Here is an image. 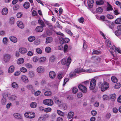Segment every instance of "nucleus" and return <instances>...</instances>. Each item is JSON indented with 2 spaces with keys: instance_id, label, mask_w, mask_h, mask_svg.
<instances>
[{
  "instance_id": "1",
  "label": "nucleus",
  "mask_w": 121,
  "mask_h": 121,
  "mask_svg": "<svg viewBox=\"0 0 121 121\" xmlns=\"http://www.w3.org/2000/svg\"><path fill=\"white\" fill-rule=\"evenodd\" d=\"M96 85V80L94 79H93L91 80L90 82V89L92 90V92H95L97 91V89H95V87Z\"/></svg>"
},
{
  "instance_id": "2",
  "label": "nucleus",
  "mask_w": 121,
  "mask_h": 121,
  "mask_svg": "<svg viewBox=\"0 0 121 121\" xmlns=\"http://www.w3.org/2000/svg\"><path fill=\"white\" fill-rule=\"evenodd\" d=\"M98 85L101 91L103 92L107 90L109 87V84L106 82H104L103 83H99Z\"/></svg>"
},
{
  "instance_id": "3",
  "label": "nucleus",
  "mask_w": 121,
  "mask_h": 121,
  "mask_svg": "<svg viewBox=\"0 0 121 121\" xmlns=\"http://www.w3.org/2000/svg\"><path fill=\"white\" fill-rule=\"evenodd\" d=\"M24 115L26 117L30 119L33 118L35 116V113L33 112H26Z\"/></svg>"
},
{
  "instance_id": "4",
  "label": "nucleus",
  "mask_w": 121,
  "mask_h": 121,
  "mask_svg": "<svg viewBox=\"0 0 121 121\" xmlns=\"http://www.w3.org/2000/svg\"><path fill=\"white\" fill-rule=\"evenodd\" d=\"M11 58V56L9 54H5L3 56V61L5 63H7L9 61Z\"/></svg>"
},
{
  "instance_id": "5",
  "label": "nucleus",
  "mask_w": 121,
  "mask_h": 121,
  "mask_svg": "<svg viewBox=\"0 0 121 121\" xmlns=\"http://www.w3.org/2000/svg\"><path fill=\"white\" fill-rule=\"evenodd\" d=\"M44 104L47 105L52 106L53 104V101L50 99H46L43 101Z\"/></svg>"
},
{
  "instance_id": "6",
  "label": "nucleus",
  "mask_w": 121,
  "mask_h": 121,
  "mask_svg": "<svg viewBox=\"0 0 121 121\" xmlns=\"http://www.w3.org/2000/svg\"><path fill=\"white\" fill-rule=\"evenodd\" d=\"M78 87L79 89L83 92L84 93L87 92V88L85 86L80 85L78 86Z\"/></svg>"
},
{
  "instance_id": "7",
  "label": "nucleus",
  "mask_w": 121,
  "mask_h": 121,
  "mask_svg": "<svg viewBox=\"0 0 121 121\" xmlns=\"http://www.w3.org/2000/svg\"><path fill=\"white\" fill-rule=\"evenodd\" d=\"M17 26L19 28L23 29L24 27V25L22 22L20 21H17Z\"/></svg>"
},
{
  "instance_id": "8",
  "label": "nucleus",
  "mask_w": 121,
  "mask_h": 121,
  "mask_svg": "<svg viewBox=\"0 0 121 121\" xmlns=\"http://www.w3.org/2000/svg\"><path fill=\"white\" fill-rule=\"evenodd\" d=\"M49 76L51 78L53 79L56 76L55 73L53 71H51L49 73Z\"/></svg>"
},
{
  "instance_id": "9",
  "label": "nucleus",
  "mask_w": 121,
  "mask_h": 121,
  "mask_svg": "<svg viewBox=\"0 0 121 121\" xmlns=\"http://www.w3.org/2000/svg\"><path fill=\"white\" fill-rule=\"evenodd\" d=\"M21 79L25 83H28L29 82V80L27 77L25 75L22 76Z\"/></svg>"
},
{
  "instance_id": "10",
  "label": "nucleus",
  "mask_w": 121,
  "mask_h": 121,
  "mask_svg": "<svg viewBox=\"0 0 121 121\" xmlns=\"http://www.w3.org/2000/svg\"><path fill=\"white\" fill-rule=\"evenodd\" d=\"M19 51L22 54H25L27 52V50L25 48H21L19 49Z\"/></svg>"
},
{
  "instance_id": "11",
  "label": "nucleus",
  "mask_w": 121,
  "mask_h": 121,
  "mask_svg": "<svg viewBox=\"0 0 121 121\" xmlns=\"http://www.w3.org/2000/svg\"><path fill=\"white\" fill-rule=\"evenodd\" d=\"M37 71L38 73H42L43 72L44 69L42 66H40L37 68Z\"/></svg>"
},
{
  "instance_id": "12",
  "label": "nucleus",
  "mask_w": 121,
  "mask_h": 121,
  "mask_svg": "<svg viewBox=\"0 0 121 121\" xmlns=\"http://www.w3.org/2000/svg\"><path fill=\"white\" fill-rule=\"evenodd\" d=\"M15 67L14 66L12 65L9 67L8 72L9 73H11L13 72L14 71Z\"/></svg>"
},
{
  "instance_id": "13",
  "label": "nucleus",
  "mask_w": 121,
  "mask_h": 121,
  "mask_svg": "<svg viewBox=\"0 0 121 121\" xmlns=\"http://www.w3.org/2000/svg\"><path fill=\"white\" fill-rule=\"evenodd\" d=\"M43 26H39L37 27L36 29L35 30L36 31L38 32H42L43 30Z\"/></svg>"
},
{
  "instance_id": "14",
  "label": "nucleus",
  "mask_w": 121,
  "mask_h": 121,
  "mask_svg": "<svg viewBox=\"0 0 121 121\" xmlns=\"http://www.w3.org/2000/svg\"><path fill=\"white\" fill-rule=\"evenodd\" d=\"M94 0H88L87 3L89 7L91 8L93 6Z\"/></svg>"
},
{
  "instance_id": "15",
  "label": "nucleus",
  "mask_w": 121,
  "mask_h": 121,
  "mask_svg": "<svg viewBox=\"0 0 121 121\" xmlns=\"http://www.w3.org/2000/svg\"><path fill=\"white\" fill-rule=\"evenodd\" d=\"M9 39L12 42L14 43H16L17 42V39L14 36L10 37Z\"/></svg>"
},
{
  "instance_id": "16",
  "label": "nucleus",
  "mask_w": 121,
  "mask_h": 121,
  "mask_svg": "<svg viewBox=\"0 0 121 121\" xmlns=\"http://www.w3.org/2000/svg\"><path fill=\"white\" fill-rule=\"evenodd\" d=\"M8 12V10L6 8H5L3 9L2 11V14L5 15H6Z\"/></svg>"
},
{
  "instance_id": "17",
  "label": "nucleus",
  "mask_w": 121,
  "mask_h": 121,
  "mask_svg": "<svg viewBox=\"0 0 121 121\" xmlns=\"http://www.w3.org/2000/svg\"><path fill=\"white\" fill-rule=\"evenodd\" d=\"M30 4L29 2H25L23 4V7L25 9H27L30 7Z\"/></svg>"
},
{
  "instance_id": "18",
  "label": "nucleus",
  "mask_w": 121,
  "mask_h": 121,
  "mask_svg": "<svg viewBox=\"0 0 121 121\" xmlns=\"http://www.w3.org/2000/svg\"><path fill=\"white\" fill-rule=\"evenodd\" d=\"M53 41L52 38L51 37H49L47 38L46 40V43H50Z\"/></svg>"
},
{
  "instance_id": "19",
  "label": "nucleus",
  "mask_w": 121,
  "mask_h": 121,
  "mask_svg": "<svg viewBox=\"0 0 121 121\" xmlns=\"http://www.w3.org/2000/svg\"><path fill=\"white\" fill-rule=\"evenodd\" d=\"M75 73H79L82 72H84V70L81 68H78L76 69L75 71Z\"/></svg>"
},
{
  "instance_id": "20",
  "label": "nucleus",
  "mask_w": 121,
  "mask_h": 121,
  "mask_svg": "<svg viewBox=\"0 0 121 121\" xmlns=\"http://www.w3.org/2000/svg\"><path fill=\"white\" fill-rule=\"evenodd\" d=\"M24 62V59L23 58L19 59L17 61V63L18 64H21L23 63Z\"/></svg>"
},
{
  "instance_id": "21",
  "label": "nucleus",
  "mask_w": 121,
  "mask_h": 121,
  "mask_svg": "<svg viewBox=\"0 0 121 121\" xmlns=\"http://www.w3.org/2000/svg\"><path fill=\"white\" fill-rule=\"evenodd\" d=\"M7 100L6 98L3 97L1 100V103L3 105H5L6 103Z\"/></svg>"
},
{
  "instance_id": "22",
  "label": "nucleus",
  "mask_w": 121,
  "mask_h": 121,
  "mask_svg": "<svg viewBox=\"0 0 121 121\" xmlns=\"http://www.w3.org/2000/svg\"><path fill=\"white\" fill-rule=\"evenodd\" d=\"M14 116L16 118L19 119L21 118V116L20 114L18 113H15L13 114Z\"/></svg>"
},
{
  "instance_id": "23",
  "label": "nucleus",
  "mask_w": 121,
  "mask_h": 121,
  "mask_svg": "<svg viewBox=\"0 0 121 121\" xmlns=\"http://www.w3.org/2000/svg\"><path fill=\"white\" fill-rule=\"evenodd\" d=\"M74 115V113L73 112H69L68 114V118H71Z\"/></svg>"
},
{
  "instance_id": "24",
  "label": "nucleus",
  "mask_w": 121,
  "mask_h": 121,
  "mask_svg": "<svg viewBox=\"0 0 121 121\" xmlns=\"http://www.w3.org/2000/svg\"><path fill=\"white\" fill-rule=\"evenodd\" d=\"M37 105V103L35 102L31 103L30 104V107L33 108H34L36 107Z\"/></svg>"
},
{
  "instance_id": "25",
  "label": "nucleus",
  "mask_w": 121,
  "mask_h": 121,
  "mask_svg": "<svg viewBox=\"0 0 121 121\" xmlns=\"http://www.w3.org/2000/svg\"><path fill=\"white\" fill-rule=\"evenodd\" d=\"M12 86L14 88L17 89L18 87V86L16 82H13L12 83Z\"/></svg>"
},
{
  "instance_id": "26",
  "label": "nucleus",
  "mask_w": 121,
  "mask_h": 121,
  "mask_svg": "<svg viewBox=\"0 0 121 121\" xmlns=\"http://www.w3.org/2000/svg\"><path fill=\"white\" fill-rule=\"evenodd\" d=\"M35 39V37L33 36H31L29 37L28 39L29 41L30 42H33Z\"/></svg>"
},
{
  "instance_id": "27",
  "label": "nucleus",
  "mask_w": 121,
  "mask_h": 121,
  "mask_svg": "<svg viewBox=\"0 0 121 121\" xmlns=\"http://www.w3.org/2000/svg\"><path fill=\"white\" fill-rule=\"evenodd\" d=\"M104 1L103 0H99L96 1V4L97 5H101L103 4Z\"/></svg>"
},
{
  "instance_id": "28",
  "label": "nucleus",
  "mask_w": 121,
  "mask_h": 121,
  "mask_svg": "<svg viewBox=\"0 0 121 121\" xmlns=\"http://www.w3.org/2000/svg\"><path fill=\"white\" fill-rule=\"evenodd\" d=\"M8 39L6 37L4 38L3 39L2 42L4 44H7L8 42Z\"/></svg>"
},
{
  "instance_id": "29",
  "label": "nucleus",
  "mask_w": 121,
  "mask_h": 121,
  "mask_svg": "<svg viewBox=\"0 0 121 121\" xmlns=\"http://www.w3.org/2000/svg\"><path fill=\"white\" fill-rule=\"evenodd\" d=\"M115 23L117 24H121V17L117 18L115 21Z\"/></svg>"
},
{
  "instance_id": "30",
  "label": "nucleus",
  "mask_w": 121,
  "mask_h": 121,
  "mask_svg": "<svg viewBox=\"0 0 121 121\" xmlns=\"http://www.w3.org/2000/svg\"><path fill=\"white\" fill-rule=\"evenodd\" d=\"M54 100L55 102L59 105H60L61 103V102L59 101L58 99L56 97H54Z\"/></svg>"
},
{
  "instance_id": "31",
  "label": "nucleus",
  "mask_w": 121,
  "mask_h": 121,
  "mask_svg": "<svg viewBox=\"0 0 121 121\" xmlns=\"http://www.w3.org/2000/svg\"><path fill=\"white\" fill-rule=\"evenodd\" d=\"M29 74L30 78L33 77L35 76V73L34 72L32 71H30L29 73Z\"/></svg>"
},
{
  "instance_id": "32",
  "label": "nucleus",
  "mask_w": 121,
  "mask_h": 121,
  "mask_svg": "<svg viewBox=\"0 0 121 121\" xmlns=\"http://www.w3.org/2000/svg\"><path fill=\"white\" fill-rule=\"evenodd\" d=\"M103 9L100 7H99L96 9V11L97 13H99L103 12Z\"/></svg>"
},
{
  "instance_id": "33",
  "label": "nucleus",
  "mask_w": 121,
  "mask_h": 121,
  "mask_svg": "<svg viewBox=\"0 0 121 121\" xmlns=\"http://www.w3.org/2000/svg\"><path fill=\"white\" fill-rule=\"evenodd\" d=\"M52 94L51 91H45L44 93V95L46 96H50Z\"/></svg>"
},
{
  "instance_id": "34",
  "label": "nucleus",
  "mask_w": 121,
  "mask_h": 121,
  "mask_svg": "<svg viewBox=\"0 0 121 121\" xmlns=\"http://www.w3.org/2000/svg\"><path fill=\"white\" fill-rule=\"evenodd\" d=\"M108 6L107 8V10L109 11L113 10V9L111 5L108 3Z\"/></svg>"
},
{
  "instance_id": "35",
  "label": "nucleus",
  "mask_w": 121,
  "mask_h": 121,
  "mask_svg": "<svg viewBox=\"0 0 121 121\" xmlns=\"http://www.w3.org/2000/svg\"><path fill=\"white\" fill-rule=\"evenodd\" d=\"M112 81L114 83L117 82V78L115 77L112 76L111 78Z\"/></svg>"
},
{
  "instance_id": "36",
  "label": "nucleus",
  "mask_w": 121,
  "mask_h": 121,
  "mask_svg": "<svg viewBox=\"0 0 121 121\" xmlns=\"http://www.w3.org/2000/svg\"><path fill=\"white\" fill-rule=\"evenodd\" d=\"M106 44L107 46L109 47H111V43L109 40H107L106 41Z\"/></svg>"
},
{
  "instance_id": "37",
  "label": "nucleus",
  "mask_w": 121,
  "mask_h": 121,
  "mask_svg": "<svg viewBox=\"0 0 121 121\" xmlns=\"http://www.w3.org/2000/svg\"><path fill=\"white\" fill-rule=\"evenodd\" d=\"M46 60V58L44 57H41L39 59V61L40 62H44Z\"/></svg>"
},
{
  "instance_id": "38",
  "label": "nucleus",
  "mask_w": 121,
  "mask_h": 121,
  "mask_svg": "<svg viewBox=\"0 0 121 121\" xmlns=\"http://www.w3.org/2000/svg\"><path fill=\"white\" fill-rule=\"evenodd\" d=\"M20 70L22 72L24 73L26 72L27 71L26 69L24 67L21 68L20 69Z\"/></svg>"
},
{
  "instance_id": "39",
  "label": "nucleus",
  "mask_w": 121,
  "mask_h": 121,
  "mask_svg": "<svg viewBox=\"0 0 121 121\" xmlns=\"http://www.w3.org/2000/svg\"><path fill=\"white\" fill-rule=\"evenodd\" d=\"M16 96L15 95H12L10 97H9V99L13 101L15 100L16 98Z\"/></svg>"
},
{
  "instance_id": "40",
  "label": "nucleus",
  "mask_w": 121,
  "mask_h": 121,
  "mask_svg": "<svg viewBox=\"0 0 121 121\" xmlns=\"http://www.w3.org/2000/svg\"><path fill=\"white\" fill-rule=\"evenodd\" d=\"M40 43V40L39 39H37L34 42V44L35 45H39Z\"/></svg>"
},
{
  "instance_id": "41",
  "label": "nucleus",
  "mask_w": 121,
  "mask_h": 121,
  "mask_svg": "<svg viewBox=\"0 0 121 121\" xmlns=\"http://www.w3.org/2000/svg\"><path fill=\"white\" fill-rule=\"evenodd\" d=\"M71 62V59L70 57H68L66 63V65L69 66V65Z\"/></svg>"
},
{
  "instance_id": "42",
  "label": "nucleus",
  "mask_w": 121,
  "mask_h": 121,
  "mask_svg": "<svg viewBox=\"0 0 121 121\" xmlns=\"http://www.w3.org/2000/svg\"><path fill=\"white\" fill-rule=\"evenodd\" d=\"M101 51H97L96 50H93V54H98L101 53Z\"/></svg>"
},
{
  "instance_id": "43",
  "label": "nucleus",
  "mask_w": 121,
  "mask_h": 121,
  "mask_svg": "<svg viewBox=\"0 0 121 121\" xmlns=\"http://www.w3.org/2000/svg\"><path fill=\"white\" fill-rule=\"evenodd\" d=\"M55 59V58L54 56H51L50 58L49 59L50 62H53Z\"/></svg>"
},
{
  "instance_id": "44",
  "label": "nucleus",
  "mask_w": 121,
  "mask_h": 121,
  "mask_svg": "<svg viewBox=\"0 0 121 121\" xmlns=\"http://www.w3.org/2000/svg\"><path fill=\"white\" fill-rule=\"evenodd\" d=\"M121 87V85L119 83H118L116 84L114 86V88L115 89H117L120 88Z\"/></svg>"
},
{
  "instance_id": "45",
  "label": "nucleus",
  "mask_w": 121,
  "mask_h": 121,
  "mask_svg": "<svg viewBox=\"0 0 121 121\" xmlns=\"http://www.w3.org/2000/svg\"><path fill=\"white\" fill-rule=\"evenodd\" d=\"M19 5L16 4L15 5L14 7L13 8V9L14 10H16L19 9Z\"/></svg>"
},
{
  "instance_id": "46",
  "label": "nucleus",
  "mask_w": 121,
  "mask_h": 121,
  "mask_svg": "<svg viewBox=\"0 0 121 121\" xmlns=\"http://www.w3.org/2000/svg\"><path fill=\"white\" fill-rule=\"evenodd\" d=\"M84 19L83 17H81L78 19V21L81 23H82L84 22Z\"/></svg>"
},
{
  "instance_id": "47",
  "label": "nucleus",
  "mask_w": 121,
  "mask_h": 121,
  "mask_svg": "<svg viewBox=\"0 0 121 121\" xmlns=\"http://www.w3.org/2000/svg\"><path fill=\"white\" fill-rule=\"evenodd\" d=\"M38 23L43 26H44L45 25L44 23L42 20L39 19L38 20Z\"/></svg>"
},
{
  "instance_id": "48",
  "label": "nucleus",
  "mask_w": 121,
  "mask_h": 121,
  "mask_svg": "<svg viewBox=\"0 0 121 121\" xmlns=\"http://www.w3.org/2000/svg\"><path fill=\"white\" fill-rule=\"evenodd\" d=\"M57 112L58 114L60 115L61 116H63L64 115V112L59 110H57Z\"/></svg>"
},
{
  "instance_id": "49",
  "label": "nucleus",
  "mask_w": 121,
  "mask_h": 121,
  "mask_svg": "<svg viewBox=\"0 0 121 121\" xmlns=\"http://www.w3.org/2000/svg\"><path fill=\"white\" fill-rule=\"evenodd\" d=\"M25 66L26 68H31L32 67V65L29 63L26 64L25 65Z\"/></svg>"
},
{
  "instance_id": "50",
  "label": "nucleus",
  "mask_w": 121,
  "mask_h": 121,
  "mask_svg": "<svg viewBox=\"0 0 121 121\" xmlns=\"http://www.w3.org/2000/svg\"><path fill=\"white\" fill-rule=\"evenodd\" d=\"M32 92L33 93H35V95L36 96H37L40 94L41 93V91H38L35 92H33L32 91Z\"/></svg>"
},
{
  "instance_id": "51",
  "label": "nucleus",
  "mask_w": 121,
  "mask_h": 121,
  "mask_svg": "<svg viewBox=\"0 0 121 121\" xmlns=\"http://www.w3.org/2000/svg\"><path fill=\"white\" fill-rule=\"evenodd\" d=\"M51 49L49 47H48L46 48L45 51L47 52H49L51 51Z\"/></svg>"
},
{
  "instance_id": "52",
  "label": "nucleus",
  "mask_w": 121,
  "mask_h": 121,
  "mask_svg": "<svg viewBox=\"0 0 121 121\" xmlns=\"http://www.w3.org/2000/svg\"><path fill=\"white\" fill-rule=\"evenodd\" d=\"M52 110V109L50 108H45L44 109V111L46 112H50Z\"/></svg>"
},
{
  "instance_id": "53",
  "label": "nucleus",
  "mask_w": 121,
  "mask_h": 121,
  "mask_svg": "<svg viewBox=\"0 0 121 121\" xmlns=\"http://www.w3.org/2000/svg\"><path fill=\"white\" fill-rule=\"evenodd\" d=\"M72 91L73 93H76L78 91V89L75 87H74L72 89Z\"/></svg>"
},
{
  "instance_id": "54",
  "label": "nucleus",
  "mask_w": 121,
  "mask_h": 121,
  "mask_svg": "<svg viewBox=\"0 0 121 121\" xmlns=\"http://www.w3.org/2000/svg\"><path fill=\"white\" fill-rule=\"evenodd\" d=\"M63 75V73H60L58 75L57 78L58 79H60L62 78V75Z\"/></svg>"
},
{
  "instance_id": "55",
  "label": "nucleus",
  "mask_w": 121,
  "mask_h": 121,
  "mask_svg": "<svg viewBox=\"0 0 121 121\" xmlns=\"http://www.w3.org/2000/svg\"><path fill=\"white\" fill-rule=\"evenodd\" d=\"M68 45L67 44H65V45L64 49V52H68Z\"/></svg>"
},
{
  "instance_id": "56",
  "label": "nucleus",
  "mask_w": 121,
  "mask_h": 121,
  "mask_svg": "<svg viewBox=\"0 0 121 121\" xmlns=\"http://www.w3.org/2000/svg\"><path fill=\"white\" fill-rule=\"evenodd\" d=\"M14 21V17H11L10 20V23L11 24H13Z\"/></svg>"
},
{
  "instance_id": "57",
  "label": "nucleus",
  "mask_w": 121,
  "mask_h": 121,
  "mask_svg": "<svg viewBox=\"0 0 121 121\" xmlns=\"http://www.w3.org/2000/svg\"><path fill=\"white\" fill-rule=\"evenodd\" d=\"M92 59H95L96 61H99L100 60V58L98 57H93Z\"/></svg>"
},
{
  "instance_id": "58",
  "label": "nucleus",
  "mask_w": 121,
  "mask_h": 121,
  "mask_svg": "<svg viewBox=\"0 0 121 121\" xmlns=\"http://www.w3.org/2000/svg\"><path fill=\"white\" fill-rule=\"evenodd\" d=\"M33 60L34 62H36L39 60V59L37 57L35 56L33 58Z\"/></svg>"
},
{
  "instance_id": "59",
  "label": "nucleus",
  "mask_w": 121,
  "mask_h": 121,
  "mask_svg": "<svg viewBox=\"0 0 121 121\" xmlns=\"http://www.w3.org/2000/svg\"><path fill=\"white\" fill-rule=\"evenodd\" d=\"M66 32L70 36H72L73 35V34L71 31L69 30H66Z\"/></svg>"
},
{
  "instance_id": "60",
  "label": "nucleus",
  "mask_w": 121,
  "mask_h": 121,
  "mask_svg": "<svg viewBox=\"0 0 121 121\" xmlns=\"http://www.w3.org/2000/svg\"><path fill=\"white\" fill-rule=\"evenodd\" d=\"M113 112L115 113H117L118 112V109L116 108H113L112 109Z\"/></svg>"
},
{
  "instance_id": "61",
  "label": "nucleus",
  "mask_w": 121,
  "mask_h": 121,
  "mask_svg": "<svg viewBox=\"0 0 121 121\" xmlns=\"http://www.w3.org/2000/svg\"><path fill=\"white\" fill-rule=\"evenodd\" d=\"M107 17L110 19H112L113 18V16L112 15L109 14H107Z\"/></svg>"
},
{
  "instance_id": "62",
  "label": "nucleus",
  "mask_w": 121,
  "mask_h": 121,
  "mask_svg": "<svg viewBox=\"0 0 121 121\" xmlns=\"http://www.w3.org/2000/svg\"><path fill=\"white\" fill-rule=\"evenodd\" d=\"M22 13H17V18H20L22 17Z\"/></svg>"
},
{
  "instance_id": "63",
  "label": "nucleus",
  "mask_w": 121,
  "mask_h": 121,
  "mask_svg": "<svg viewBox=\"0 0 121 121\" xmlns=\"http://www.w3.org/2000/svg\"><path fill=\"white\" fill-rule=\"evenodd\" d=\"M97 112L95 110H92L91 112L92 115L93 116H95L97 114Z\"/></svg>"
},
{
  "instance_id": "64",
  "label": "nucleus",
  "mask_w": 121,
  "mask_h": 121,
  "mask_svg": "<svg viewBox=\"0 0 121 121\" xmlns=\"http://www.w3.org/2000/svg\"><path fill=\"white\" fill-rule=\"evenodd\" d=\"M36 51L37 53L39 54H40L42 53L41 50L39 48H37L36 49Z\"/></svg>"
}]
</instances>
